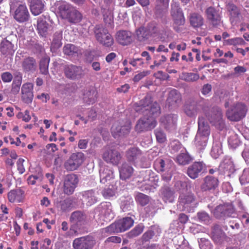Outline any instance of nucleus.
I'll return each mask as SVG.
<instances>
[{
  "label": "nucleus",
  "instance_id": "1",
  "mask_svg": "<svg viewBox=\"0 0 249 249\" xmlns=\"http://www.w3.org/2000/svg\"><path fill=\"white\" fill-rule=\"evenodd\" d=\"M137 112L143 113L144 116L140 119L136 125L139 132L153 129L157 125L156 118L160 113V107L156 102L152 103L151 98L147 96L136 107Z\"/></svg>",
  "mask_w": 249,
  "mask_h": 249
},
{
  "label": "nucleus",
  "instance_id": "2",
  "mask_svg": "<svg viewBox=\"0 0 249 249\" xmlns=\"http://www.w3.org/2000/svg\"><path fill=\"white\" fill-rule=\"evenodd\" d=\"M210 134V127L205 118L203 117H199L198 130L194 141L198 149H202L206 146Z\"/></svg>",
  "mask_w": 249,
  "mask_h": 249
},
{
  "label": "nucleus",
  "instance_id": "3",
  "mask_svg": "<svg viewBox=\"0 0 249 249\" xmlns=\"http://www.w3.org/2000/svg\"><path fill=\"white\" fill-rule=\"evenodd\" d=\"M247 111L248 108L245 104L237 103L227 111L226 116L230 120L238 122L246 116Z\"/></svg>",
  "mask_w": 249,
  "mask_h": 249
},
{
  "label": "nucleus",
  "instance_id": "4",
  "mask_svg": "<svg viewBox=\"0 0 249 249\" xmlns=\"http://www.w3.org/2000/svg\"><path fill=\"white\" fill-rule=\"evenodd\" d=\"M134 223V220L131 217H126L121 219L117 222L106 228L104 230L107 232L114 233L124 231L131 228Z\"/></svg>",
  "mask_w": 249,
  "mask_h": 249
},
{
  "label": "nucleus",
  "instance_id": "5",
  "mask_svg": "<svg viewBox=\"0 0 249 249\" xmlns=\"http://www.w3.org/2000/svg\"><path fill=\"white\" fill-rule=\"evenodd\" d=\"M96 39L101 44L107 47L111 46L113 43V39L107 30L102 26L97 25L94 31Z\"/></svg>",
  "mask_w": 249,
  "mask_h": 249
},
{
  "label": "nucleus",
  "instance_id": "6",
  "mask_svg": "<svg viewBox=\"0 0 249 249\" xmlns=\"http://www.w3.org/2000/svg\"><path fill=\"white\" fill-rule=\"evenodd\" d=\"M196 203L193 194L188 193L180 195L179 207L181 210L190 212L194 208L196 207Z\"/></svg>",
  "mask_w": 249,
  "mask_h": 249
},
{
  "label": "nucleus",
  "instance_id": "7",
  "mask_svg": "<svg viewBox=\"0 0 249 249\" xmlns=\"http://www.w3.org/2000/svg\"><path fill=\"white\" fill-rule=\"evenodd\" d=\"M131 125L129 122L124 124L123 122H116L113 124L111 128L112 136L117 138L127 134L130 130Z\"/></svg>",
  "mask_w": 249,
  "mask_h": 249
},
{
  "label": "nucleus",
  "instance_id": "8",
  "mask_svg": "<svg viewBox=\"0 0 249 249\" xmlns=\"http://www.w3.org/2000/svg\"><path fill=\"white\" fill-rule=\"evenodd\" d=\"M85 159V156L83 153H73L65 163V166L67 170H75L83 163Z\"/></svg>",
  "mask_w": 249,
  "mask_h": 249
},
{
  "label": "nucleus",
  "instance_id": "9",
  "mask_svg": "<svg viewBox=\"0 0 249 249\" xmlns=\"http://www.w3.org/2000/svg\"><path fill=\"white\" fill-rule=\"evenodd\" d=\"M171 15L174 24L177 25H182L185 22V18L179 4L178 2L173 0L171 3Z\"/></svg>",
  "mask_w": 249,
  "mask_h": 249
},
{
  "label": "nucleus",
  "instance_id": "10",
  "mask_svg": "<svg viewBox=\"0 0 249 249\" xmlns=\"http://www.w3.org/2000/svg\"><path fill=\"white\" fill-rule=\"evenodd\" d=\"M97 211L99 213L100 218L105 222L110 221L114 214L112 210V206L109 202H103L97 208Z\"/></svg>",
  "mask_w": 249,
  "mask_h": 249
},
{
  "label": "nucleus",
  "instance_id": "11",
  "mask_svg": "<svg viewBox=\"0 0 249 249\" xmlns=\"http://www.w3.org/2000/svg\"><path fill=\"white\" fill-rule=\"evenodd\" d=\"M78 182V179L75 175L71 174L67 175L64 178L63 183L64 193L68 195L72 194L74 192Z\"/></svg>",
  "mask_w": 249,
  "mask_h": 249
},
{
  "label": "nucleus",
  "instance_id": "12",
  "mask_svg": "<svg viewBox=\"0 0 249 249\" xmlns=\"http://www.w3.org/2000/svg\"><path fill=\"white\" fill-rule=\"evenodd\" d=\"M95 244L93 238L90 236H83L76 238L72 244L74 249H89Z\"/></svg>",
  "mask_w": 249,
  "mask_h": 249
},
{
  "label": "nucleus",
  "instance_id": "13",
  "mask_svg": "<svg viewBox=\"0 0 249 249\" xmlns=\"http://www.w3.org/2000/svg\"><path fill=\"white\" fill-rule=\"evenodd\" d=\"M73 8V6L63 1H57L55 3L53 7L56 16L63 19Z\"/></svg>",
  "mask_w": 249,
  "mask_h": 249
},
{
  "label": "nucleus",
  "instance_id": "14",
  "mask_svg": "<svg viewBox=\"0 0 249 249\" xmlns=\"http://www.w3.org/2000/svg\"><path fill=\"white\" fill-rule=\"evenodd\" d=\"M64 73L68 78L75 80L81 77L83 70L80 67L73 65H67L65 67Z\"/></svg>",
  "mask_w": 249,
  "mask_h": 249
},
{
  "label": "nucleus",
  "instance_id": "15",
  "mask_svg": "<svg viewBox=\"0 0 249 249\" xmlns=\"http://www.w3.org/2000/svg\"><path fill=\"white\" fill-rule=\"evenodd\" d=\"M235 214V209L232 203H225L219 205V219L225 220L226 218L233 217Z\"/></svg>",
  "mask_w": 249,
  "mask_h": 249
},
{
  "label": "nucleus",
  "instance_id": "16",
  "mask_svg": "<svg viewBox=\"0 0 249 249\" xmlns=\"http://www.w3.org/2000/svg\"><path fill=\"white\" fill-rule=\"evenodd\" d=\"M206 169V165L203 162H195L189 167L187 174L191 178L195 179L201 172H205Z\"/></svg>",
  "mask_w": 249,
  "mask_h": 249
},
{
  "label": "nucleus",
  "instance_id": "17",
  "mask_svg": "<svg viewBox=\"0 0 249 249\" xmlns=\"http://www.w3.org/2000/svg\"><path fill=\"white\" fill-rule=\"evenodd\" d=\"M126 156L128 160L134 164L142 161L143 157L142 151L136 147L128 149L126 152Z\"/></svg>",
  "mask_w": 249,
  "mask_h": 249
},
{
  "label": "nucleus",
  "instance_id": "18",
  "mask_svg": "<svg viewBox=\"0 0 249 249\" xmlns=\"http://www.w3.org/2000/svg\"><path fill=\"white\" fill-rule=\"evenodd\" d=\"M178 117L175 114H168L161 118V124L166 129L172 130L176 128Z\"/></svg>",
  "mask_w": 249,
  "mask_h": 249
},
{
  "label": "nucleus",
  "instance_id": "19",
  "mask_svg": "<svg viewBox=\"0 0 249 249\" xmlns=\"http://www.w3.org/2000/svg\"><path fill=\"white\" fill-rule=\"evenodd\" d=\"M7 197L11 203L22 202L25 198V193L20 188L11 190L8 192Z\"/></svg>",
  "mask_w": 249,
  "mask_h": 249
},
{
  "label": "nucleus",
  "instance_id": "20",
  "mask_svg": "<svg viewBox=\"0 0 249 249\" xmlns=\"http://www.w3.org/2000/svg\"><path fill=\"white\" fill-rule=\"evenodd\" d=\"M103 158L107 162L117 165L121 159V156L117 150L109 149L104 153Z\"/></svg>",
  "mask_w": 249,
  "mask_h": 249
},
{
  "label": "nucleus",
  "instance_id": "21",
  "mask_svg": "<svg viewBox=\"0 0 249 249\" xmlns=\"http://www.w3.org/2000/svg\"><path fill=\"white\" fill-rule=\"evenodd\" d=\"M33 84L26 83L24 84L21 87V98L26 103H31L33 99Z\"/></svg>",
  "mask_w": 249,
  "mask_h": 249
},
{
  "label": "nucleus",
  "instance_id": "22",
  "mask_svg": "<svg viewBox=\"0 0 249 249\" xmlns=\"http://www.w3.org/2000/svg\"><path fill=\"white\" fill-rule=\"evenodd\" d=\"M113 173L112 170L107 166H102L100 170V182L103 184L107 183L110 185L112 183L113 179Z\"/></svg>",
  "mask_w": 249,
  "mask_h": 249
},
{
  "label": "nucleus",
  "instance_id": "23",
  "mask_svg": "<svg viewBox=\"0 0 249 249\" xmlns=\"http://www.w3.org/2000/svg\"><path fill=\"white\" fill-rule=\"evenodd\" d=\"M156 29L155 27H149L147 28L141 27L136 30L135 34L138 39L141 41L148 38L150 36L156 33Z\"/></svg>",
  "mask_w": 249,
  "mask_h": 249
},
{
  "label": "nucleus",
  "instance_id": "24",
  "mask_svg": "<svg viewBox=\"0 0 249 249\" xmlns=\"http://www.w3.org/2000/svg\"><path fill=\"white\" fill-rule=\"evenodd\" d=\"M29 17V13L25 4H19L15 12L14 18L20 22L27 21Z\"/></svg>",
  "mask_w": 249,
  "mask_h": 249
},
{
  "label": "nucleus",
  "instance_id": "25",
  "mask_svg": "<svg viewBox=\"0 0 249 249\" xmlns=\"http://www.w3.org/2000/svg\"><path fill=\"white\" fill-rule=\"evenodd\" d=\"M75 205V198H67L65 200L55 202V207L60 211L65 212L71 210Z\"/></svg>",
  "mask_w": 249,
  "mask_h": 249
},
{
  "label": "nucleus",
  "instance_id": "26",
  "mask_svg": "<svg viewBox=\"0 0 249 249\" xmlns=\"http://www.w3.org/2000/svg\"><path fill=\"white\" fill-rule=\"evenodd\" d=\"M116 39L119 44L124 46L127 45L132 41V34L127 31H120L116 34Z\"/></svg>",
  "mask_w": 249,
  "mask_h": 249
},
{
  "label": "nucleus",
  "instance_id": "27",
  "mask_svg": "<svg viewBox=\"0 0 249 249\" xmlns=\"http://www.w3.org/2000/svg\"><path fill=\"white\" fill-rule=\"evenodd\" d=\"M28 1L31 11L33 15H38L43 12L44 8L43 0H28Z\"/></svg>",
  "mask_w": 249,
  "mask_h": 249
},
{
  "label": "nucleus",
  "instance_id": "28",
  "mask_svg": "<svg viewBox=\"0 0 249 249\" xmlns=\"http://www.w3.org/2000/svg\"><path fill=\"white\" fill-rule=\"evenodd\" d=\"M82 18L81 14L74 7L69 12L64 19L71 23L76 24L79 22Z\"/></svg>",
  "mask_w": 249,
  "mask_h": 249
},
{
  "label": "nucleus",
  "instance_id": "29",
  "mask_svg": "<svg viewBox=\"0 0 249 249\" xmlns=\"http://www.w3.org/2000/svg\"><path fill=\"white\" fill-rule=\"evenodd\" d=\"M0 52L4 55H12L15 52L14 45L9 41L4 39L2 40L0 45Z\"/></svg>",
  "mask_w": 249,
  "mask_h": 249
},
{
  "label": "nucleus",
  "instance_id": "30",
  "mask_svg": "<svg viewBox=\"0 0 249 249\" xmlns=\"http://www.w3.org/2000/svg\"><path fill=\"white\" fill-rule=\"evenodd\" d=\"M38 33L42 36H45L51 27L47 23L45 18H39L37 20V25Z\"/></svg>",
  "mask_w": 249,
  "mask_h": 249
},
{
  "label": "nucleus",
  "instance_id": "31",
  "mask_svg": "<svg viewBox=\"0 0 249 249\" xmlns=\"http://www.w3.org/2000/svg\"><path fill=\"white\" fill-rule=\"evenodd\" d=\"M83 201L85 202L87 206H91L97 201V198L94 192L89 190L83 193Z\"/></svg>",
  "mask_w": 249,
  "mask_h": 249
},
{
  "label": "nucleus",
  "instance_id": "32",
  "mask_svg": "<svg viewBox=\"0 0 249 249\" xmlns=\"http://www.w3.org/2000/svg\"><path fill=\"white\" fill-rule=\"evenodd\" d=\"M218 180L211 176H207L205 178L204 183L201 186V189L203 191H206L214 188L217 184Z\"/></svg>",
  "mask_w": 249,
  "mask_h": 249
},
{
  "label": "nucleus",
  "instance_id": "33",
  "mask_svg": "<svg viewBox=\"0 0 249 249\" xmlns=\"http://www.w3.org/2000/svg\"><path fill=\"white\" fill-rule=\"evenodd\" d=\"M86 219V216L81 212L76 211L73 212L71 216V222L77 226L81 225L84 223Z\"/></svg>",
  "mask_w": 249,
  "mask_h": 249
},
{
  "label": "nucleus",
  "instance_id": "34",
  "mask_svg": "<svg viewBox=\"0 0 249 249\" xmlns=\"http://www.w3.org/2000/svg\"><path fill=\"white\" fill-rule=\"evenodd\" d=\"M120 176L122 179H126L131 177L132 174L133 169L126 163H124L120 168Z\"/></svg>",
  "mask_w": 249,
  "mask_h": 249
},
{
  "label": "nucleus",
  "instance_id": "35",
  "mask_svg": "<svg viewBox=\"0 0 249 249\" xmlns=\"http://www.w3.org/2000/svg\"><path fill=\"white\" fill-rule=\"evenodd\" d=\"M36 66L35 60L32 57L25 59L22 62V67L24 71H35Z\"/></svg>",
  "mask_w": 249,
  "mask_h": 249
},
{
  "label": "nucleus",
  "instance_id": "36",
  "mask_svg": "<svg viewBox=\"0 0 249 249\" xmlns=\"http://www.w3.org/2000/svg\"><path fill=\"white\" fill-rule=\"evenodd\" d=\"M161 194L162 199L165 202H172L174 200V193L169 188L162 189Z\"/></svg>",
  "mask_w": 249,
  "mask_h": 249
},
{
  "label": "nucleus",
  "instance_id": "37",
  "mask_svg": "<svg viewBox=\"0 0 249 249\" xmlns=\"http://www.w3.org/2000/svg\"><path fill=\"white\" fill-rule=\"evenodd\" d=\"M154 167L158 172H162L169 168L170 165L167 160H164L162 159H158L154 162Z\"/></svg>",
  "mask_w": 249,
  "mask_h": 249
},
{
  "label": "nucleus",
  "instance_id": "38",
  "mask_svg": "<svg viewBox=\"0 0 249 249\" xmlns=\"http://www.w3.org/2000/svg\"><path fill=\"white\" fill-rule=\"evenodd\" d=\"M63 52L65 54L71 56H75L78 55L79 49L73 44H68L64 46Z\"/></svg>",
  "mask_w": 249,
  "mask_h": 249
},
{
  "label": "nucleus",
  "instance_id": "39",
  "mask_svg": "<svg viewBox=\"0 0 249 249\" xmlns=\"http://www.w3.org/2000/svg\"><path fill=\"white\" fill-rule=\"evenodd\" d=\"M184 110L187 116L190 117L195 116L197 111L196 105L194 102L186 104L184 106Z\"/></svg>",
  "mask_w": 249,
  "mask_h": 249
},
{
  "label": "nucleus",
  "instance_id": "40",
  "mask_svg": "<svg viewBox=\"0 0 249 249\" xmlns=\"http://www.w3.org/2000/svg\"><path fill=\"white\" fill-rule=\"evenodd\" d=\"M111 7H109L107 9L104 8L103 9V14L104 17V20L106 24H111L113 22V10Z\"/></svg>",
  "mask_w": 249,
  "mask_h": 249
},
{
  "label": "nucleus",
  "instance_id": "41",
  "mask_svg": "<svg viewBox=\"0 0 249 249\" xmlns=\"http://www.w3.org/2000/svg\"><path fill=\"white\" fill-rule=\"evenodd\" d=\"M191 24L194 27H198L203 24V18L200 15L194 13L190 18Z\"/></svg>",
  "mask_w": 249,
  "mask_h": 249
},
{
  "label": "nucleus",
  "instance_id": "42",
  "mask_svg": "<svg viewBox=\"0 0 249 249\" xmlns=\"http://www.w3.org/2000/svg\"><path fill=\"white\" fill-rule=\"evenodd\" d=\"M191 160V157L186 151L180 153L177 157V161L181 165L188 164Z\"/></svg>",
  "mask_w": 249,
  "mask_h": 249
},
{
  "label": "nucleus",
  "instance_id": "43",
  "mask_svg": "<svg viewBox=\"0 0 249 249\" xmlns=\"http://www.w3.org/2000/svg\"><path fill=\"white\" fill-rule=\"evenodd\" d=\"M133 199L130 196H127L122 199L121 208L124 212L129 210L133 206Z\"/></svg>",
  "mask_w": 249,
  "mask_h": 249
},
{
  "label": "nucleus",
  "instance_id": "44",
  "mask_svg": "<svg viewBox=\"0 0 249 249\" xmlns=\"http://www.w3.org/2000/svg\"><path fill=\"white\" fill-rule=\"evenodd\" d=\"M22 76L20 74L17 75L14 79L12 83V92L14 94H17L19 91L20 87L21 84Z\"/></svg>",
  "mask_w": 249,
  "mask_h": 249
},
{
  "label": "nucleus",
  "instance_id": "45",
  "mask_svg": "<svg viewBox=\"0 0 249 249\" xmlns=\"http://www.w3.org/2000/svg\"><path fill=\"white\" fill-rule=\"evenodd\" d=\"M206 14L209 20H210L213 25L216 24V20L218 18L217 11L213 7H209L206 10Z\"/></svg>",
  "mask_w": 249,
  "mask_h": 249
},
{
  "label": "nucleus",
  "instance_id": "46",
  "mask_svg": "<svg viewBox=\"0 0 249 249\" xmlns=\"http://www.w3.org/2000/svg\"><path fill=\"white\" fill-rule=\"evenodd\" d=\"M182 78L186 82H193L199 78V75L196 73L184 72L182 74Z\"/></svg>",
  "mask_w": 249,
  "mask_h": 249
},
{
  "label": "nucleus",
  "instance_id": "47",
  "mask_svg": "<svg viewBox=\"0 0 249 249\" xmlns=\"http://www.w3.org/2000/svg\"><path fill=\"white\" fill-rule=\"evenodd\" d=\"M96 94L94 90H88L84 94V100L88 104H92L96 101Z\"/></svg>",
  "mask_w": 249,
  "mask_h": 249
},
{
  "label": "nucleus",
  "instance_id": "48",
  "mask_svg": "<svg viewBox=\"0 0 249 249\" xmlns=\"http://www.w3.org/2000/svg\"><path fill=\"white\" fill-rule=\"evenodd\" d=\"M217 112V108L215 107L210 110L207 114V119L213 124H215L217 123L218 118Z\"/></svg>",
  "mask_w": 249,
  "mask_h": 249
},
{
  "label": "nucleus",
  "instance_id": "49",
  "mask_svg": "<svg viewBox=\"0 0 249 249\" xmlns=\"http://www.w3.org/2000/svg\"><path fill=\"white\" fill-rule=\"evenodd\" d=\"M227 9L230 13L231 18L234 19L238 17L240 12L236 6L233 4L229 3L227 5Z\"/></svg>",
  "mask_w": 249,
  "mask_h": 249
},
{
  "label": "nucleus",
  "instance_id": "50",
  "mask_svg": "<svg viewBox=\"0 0 249 249\" xmlns=\"http://www.w3.org/2000/svg\"><path fill=\"white\" fill-rule=\"evenodd\" d=\"M144 227L142 225H139L134 229L127 233L129 238H134L139 235L143 231Z\"/></svg>",
  "mask_w": 249,
  "mask_h": 249
},
{
  "label": "nucleus",
  "instance_id": "51",
  "mask_svg": "<svg viewBox=\"0 0 249 249\" xmlns=\"http://www.w3.org/2000/svg\"><path fill=\"white\" fill-rule=\"evenodd\" d=\"M62 35L60 33L55 34L51 45V50H55L61 47Z\"/></svg>",
  "mask_w": 249,
  "mask_h": 249
},
{
  "label": "nucleus",
  "instance_id": "52",
  "mask_svg": "<svg viewBox=\"0 0 249 249\" xmlns=\"http://www.w3.org/2000/svg\"><path fill=\"white\" fill-rule=\"evenodd\" d=\"M49 59L46 56L43 57L40 62V70L42 73L46 74L48 72Z\"/></svg>",
  "mask_w": 249,
  "mask_h": 249
},
{
  "label": "nucleus",
  "instance_id": "53",
  "mask_svg": "<svg viewBox=\"0 0 249 249\" xmlns=\"http://www.w3.org/2000/svg\"><path fill=\"white\" fill-rule=\"evenodd\" d=\"M43 179V175L38 173L37 175H32L29 177L27 181L29 184L35 185L37 183H40Z\"/></svg>",
  "mask_w": 249,
  "mask_h": 249
},
{
  "label": "nucleus",
  "instance_id": "54",
  "mask_svg": "<svg viewBox=\"0 0 249 249\" xmlns=\"http://www.w3.org/2000/svg\"><path fill=\"white\" fill-rule=\"evenodd\" d=\"M225 44L230 45H244L245 42L241 37H235L226 40Z\"/></svg>",
  "mask_w": 249,
  "mask_h": 249
},
{
  "label": "nucleus",
  "instance_id": "55",
  "mask_svg": "<svg viewBox=\"0 0 249 249\" xmlns=\"http://www.w3.org/2000/svg\"><path fill=\"white\" fill-rule=\"evenodd\" d=\"M136 199V200L142 206L146 205L149 202L148 197L142 193L138 194Z\"/></svg>",
  "mask_w": 249,
  "mask_h": 249
},
{
  "label": "nucleus",
  "instance_id": "56",
  "mask_svg": "<svg viewBox=\"0 0 249 249\" xmlns=\"http://www.w3.org/2000/svg\"><path fill=\"white\" fill-rule=\"evenodd\" d=\"M197 217L199 220L205 224H207L210 220L209 215L205 212H202L197 213Z\"/></svg>",
  "mask_w": 249,
  "mask_h": 249
},
{
  "label": "nucleus",
  "instance_id": "57",
  "mask_svg": "<svg viewBox=\"0 0 249 249\" xmlns=\"http://www.w3.org/2000/svg\"><path fill=\"white\" fill-rule=\"evenodd\" d=\"M19 119H21L22 121L25 122H28L31 119L29 111L26 110L23 112H19L17 115Z\"/></svg>",
  "mask_w": 249,
  "mask_h": 249
},
{
  "label": "nucleus",
  "instance_id": "58",
  "mask_svg": "<svg viewBox=\"0 0 249 249\" xmlns=\"http://www.w3.org/2000/svg\"><path fill=\"white\" fill-rule=\"evenodd\" d=\"M129 63L132 66L136 68L142 67L143 64V61L142 58L131 59L130 60Z\"/></svg>",
  "mask_w": 249,
  "mask_h": 249
},
{
  "label": "nucleus",
  "instance_id": "59",
  "mask_svg": "<svg viewBox=\"0 0 249 249\" xmlns=\"http://www.w3.org/2000/svg\"><path fill=\"white\" fill-rule=\"evenodd\" d=\"M155 135L157 141L159 142H164L166 140V136L165 134L161 130H155Z\"/></svg>",
  "mask_w": 249,
  "mask_h": 249
},
{
  "label": "nucleus",
  "instance_id": "60",
  "mask_svg": "<svg viewBox=\"0 0 249 249\" xmlns=\"http://www.w3.org/2000/svg\"><path fill=\"white\" fill-rule=\"evenodd\" d=\"M103 196L104 197L106 198H109L113 196L115 194V189L114 188H107V189H105L102 192Z\"/></svg>",
  "mask_w": 249,
  "mask_h": 249
},
{
  "label": "nucleus",
  "instance_id": "61",
  "mask_svg": "<svg viewBox=\"0 0 249 249\" xmlns=\"http://www.w3.org/2000/svg\"><path fill=\"white\" fill-rule=\"evenodd\" d=\"M169 0H157V9L159 10L166 9L168 6Z\"/></svg>",
  "mask_w": 249,
  "mask_h": 249
},
{
  "label": "nucleus",
  "instance_id": "62",
  "mask_svg": "<svg viewBox=\"0 0 249 249\" xmlns=\"http://www.w3.org/2000/svg\"><path fill=\"white\" fill-rule=\"evenodd\" d=\"M1 78L4 82L9 83L12 81L13 76L10 72H5L1 74Z\"/></svg>",
  "mask_w": 249,
  "mask_h": 249
},
{
  "label": "nucleus",
  "instance_id": "63",
  "mask_svg": "<svg viewBox=\"0 0 249 249\" xmlns=\"http://www.w3.org/2000/svg\"><path fill=\"white\" fill-rule=\"evenodd\" d=\"M210 154L211 156L215 159L218 157V145L216 142H214Z\"/></svg>",
  "mask_w": 249,
  "mask_h": 249
},
{
  "label": "nucleus",
  "instance_id": "64",
  "mask_svg": "<svg viewBox=\"0 0 249 249\" xmlns=\"http://www.w3.org/2000/svg\"><path fill=\"white\" fill-rule=\"evenodd\" d=\"M154 235V232L151 230L146 231L142 236V240L144 242L148 241Z\"/></svg>",
  "mask_w": 249,
  "mask_h": 249
}]
</instances>
